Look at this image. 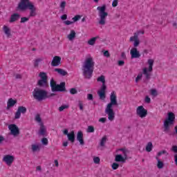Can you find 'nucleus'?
Instances as JSON below:
<instances>
[{
    "instance_id": "1",
    "label": "nucleus",
    "mask_w": 177,
    "mask_h": 177,
    "mask_svg": "<svg viewBox=\"0 0 177 177\" xmlns=\"http://www.w3.org/2000/svg\"><path fill=\"white\" fill-rule=\"evenodd\" d=\"M83 75L86 80H91L93 75V70H95V60L91 55L86 57L82 68Z\"/></svg>"
},
{
    "instance_id": "2",
    "label": "nucleus",
    "mask_w": 177,
    "mask_h": 177,
    "mask_svg": "<svg viewBox=\"0 0 177 177\" xmlns=\"http://www.w3.org/2000/svg\"><path fill=\"white\" fill-rule=\"evenodd\" d=\"M117 104H118L117 102V93L115 91H112L110 95V103L106 105L105 109V113L107 114L109 121H114V118H115V113H114L113 106H117Z\"/></svg>"
},
{
    "instance_id": "3",
    "label": "nucleus",
    "mask_w": 177,
    "mask_h": 177,
    "mask_svg": "<svg viewBox=\"0 0 177 177\" xmlns=\"http://www.w3.org/2000/svg\"><path fill=\"white\" fill-rule=\"evenodd\" d=\"M32 95L35 100H37V102H42V100H45V99H48V97H50V96L48 95L47 91L38 88L34 89Z\"/></svg>"
},
{
    "instance_id": "4",
    "label": "nucleus",
    "mask_w": 177,
    "mask_h": 177,
    "mask_svg": "<svg viewBox=\"0 0 177 177\" xmlns=\"http://www.w3.org/2000/svg\"><path fill=\"white\" fill-rule=\"evenodd\" d=\"M97 82H102V86L100 90L97 91V95L100 96V99L104 100L106 99V89L107 86L106 85V77L103 75L97 78Z\"/></svg>"
},
{
    "instance_id": "5",
    "label": "nucleus",
    "mask_w": 177,
    "mask_h": 177,
    "mask_svg": "<svg viewBox=\"0 0 177 177\" xmlns=\"http://www.w3.org/2000/svg\"><path fill=\"white\" fill-rule=\"evenodd\" d=\"M106 4H104L102 6L97 7L98 16L100 17V20L98 21V24H100V26L106 25V19H107V16H109V13L106 12Z\"/></svg>"
},
{
    "instance_id": "6",
    "label": "nucleus",
    "mask_w": 177,
    "mask_h": 177,
    "mask_svg": "<svg viewBox=\"0 0 177 177\" xmlns=\"http://www.w3.org/2000/svg\"><path fill=\"white\" fill-rule=\"evenodd\" d=\"M50 86L52 92H64L66 91V82H62L59 84H57L54 79L50 81Z\"/></svg>"
},
{
    "instance_id": "7",
    "label": "nucleus",
    "mask_w": 177,
    "mask_h": 177,
    "mask_svg": "<svg viewBox=\"0 0 177 177\" xmlns=\"http://www.w3.org/2000/svg\"><path fill=\"white\" fill-rule=\"evenodd\" d=\"M148 68L145 67L142 69V74L145 75L146 80H150L151 73L153 72V66H154V59H149L147 60Z\"/></svg>"
},
{
    "instance_id": "8",
    "label": "nucleus",
    "mask_w": 177,
    "mask_h": 177,
    "mask_svg": "<svg viewBox=\"0 0 177 177\" xmlns=\"http://www.w3.org/2000/svg\"><path fill=\"white\" fill-rule=\"evenodd\" d=\"M39 77H40L41 80L37 82V85L40 86V88H48V75H46V73L40 72L39 74Z\"/></svg>"
},
{
    "instance_id": "9",
    "label": "nucleus",
    "mask_w": 177,
    "mask_h": 177,
    "mask_svg": "<svg viewBox=\"0 0 177 177\" xmlns=\"http://www.w3.org/2000/svg\"><path fill=\"white\" fill-rule=\"evenodd\" d=\"M32 5L33 4L30 0H21L18 5V9H19V10H26V9H29Z\"/></svg>"
},
{
    "instance_id": "10",
    "label": "nucleus",
    "mask_w": 177,
    "mask_h": 177,
    "mask_svg": "<svg viewBox=\"0 0 177 177\" xmlns=\"http://www.w3.org/2000/svg\"><path fill=\"white\" fill-rule=\"evenodd\" d=\"M136 115L140 118H145L147 117V109H145L143 106H139L136 109Z\"/></svg>"
},
{
    "instance_id": "11",
    "label": "nucleus",
    "mask_w": 177,
    "mask_h": 177,
    "mask_svg": "<svg viewBox=\"0 0 177 177\" xmlns=\"http://www.w3.org/2000/svg\"><path fill=\"white\" fill-rule=\"evenodd\" d=\"M8 129L9 131H10V133L13 136H18V135H20V129H19L17 125L15 124H9Z\"/></svg>"
},
{
    "instance_id": "12",
    "label": "nucleus",
    "mask_w": 177,
    "mask_h": 177,
    "mask_svg": "<svg viewBox=\"0 0 177 177\" xmlns=\"http://www.w3.org/2000/svg\"><path fill=\"white\" fill-rule=\"evenodd\" d=\"M26 113H27V108L23 106H19L17 112L15 114V120H19V118L21 117V114H26Z\"/></svg>"
},
{
    "instance_id": "13",
    "label": "nucleus",
    "mask_w": 177,
    "mask_h": 177,
    "mask_svg": "<svg viewBox=\"0 0 177 177\" xmlns=\"http://www.w3.org/2000/svg\"><path fill=\"white\" fill-rule=\"evenodd\" d=\"M13 161H15V156L12 155H5L3 158V162H5L6 165H8V167H10V165L13 164Z\"/></svg>"
},
{
    "instance_id": "14",
    "label": "nucleus",
    "mask_w": 177,
    "mask_h": 177,
    "mask_svg": "<svg viewBox=\"0 0 177 177\" xmlns=\"http://www.w3.org/2000/svg\"><path fill=\"white\" fill-rule=\"evenodd\" d=\"M130 42H134V48H138L140 44V41L139 40V33H134L133 36L130 37Z\"/></svg>"
},
{
    "instance_id": "15",
    "label": "nucleus",
    "mask_w": 177,
    "mask_h": 177,
    "mask_svg": "<svg viewBox=\"0 0 177 177\" xmlns=\"http://www.w3.org/2000/svg\"><path fill=\"white\" fill-rule=\"evenodd\" d=\"M130 55L131 59H139L141 55L139 50H138V48L136 47H133L130 50Z\"/></svg>"
},
{
    "instance_id": "16",
    "label": "nucleus",
    "mask_w": 177,
    "mask_h": 177,
    "mask_svg": "<svg viewBox=\"0 0 177 177\" xmlns=\"http://www.w3.org/2000/svg\"><path fill=\"white\" fill-rule=\"evenodd\" d=\"M60 62H62V57L55 56L53 59L51 66H53V67H57V66L60 65Z\"/></svg>"
},
{
    "instance_id": "17",
    "label": "nucleus",
    "mask_w": 177,
    "mask_h": 177,
    "mask_svg": "<svg viewBox=\"0 0 177 177\" xmlns=\"http://www.w3.org/2000/svg\"><path fill=\"white\" fill-rule=\"evenodd\" d=\"M38 135L39 136H45L46 135V127L44 125V123L40 124V128L38 131Z\"/></svg>"
},
{
    "instance_id": "18",
    "label": "nucleus",
    "mask_w": 177,
    "mask_h": 177,
    "mask_svg": "<svg viewBox=\"0 0 177 177\" xmlns=\"http://www.w3.org/2000/svg\"><path fill=\"white\" fill-rule=\"evenodd\" d=\"M77 140L82 146H84V145H85V142H84V133H82L81 131L77 132Z\"/></svg>"
},
{
    "instance_id": "19",
    "label": "nucleus",
    "mask_w": 177,
    "mask_h": 177,
    "mask_svg": "<svg viewBox=\"0 0 177 177\" xmlns=\"http://www.w3.org/2000/svg\"><path fill=\"white\" fill-rule=\"evenodd\" d=\"M30 10L29 17H35L37 16V8L34 4H32L28 8Z\"/></svg>"
},
{
    "instance_id": "20",
    "label": "nucleus",
    "mask_w": 177,
    "mask_h": 177,
    "mask_svg": "<svg viewBox=\"0 0 177 177\" xmlns=\"http://www.w3.org/2000/svg\"><path fill=\"white\" fill-rule=\"evenodd\" d=\"M174 122L167 120V119L165 120L164 122V132H168L169 131V127H171V125H173Z\"/></svg>"
},
{
    "instance_id": "21",
    "label": "nucleus",
    "mask_w": 177,
    "mask_h": 177,
    "mask_svg": "<svg viewBox=\"0 0 177 177\" xmlns=\"http://www.w3.org/2000/svg\"><path fill=\"white\" fill-rule=\"evenodd\" d=\"M16 103H17V100H13L12 98L8 99L7 102V110H9L10 107H13Z\"/></svg>"
},
{
    "instance_id": "22",
    "label": "nucleus",
    "mask_w": 177,
    "mask_h": 177,
    "mask_svg": "<svg viewBox=\"0 0 177 177\" xmlns=\"http://www.w3.org/2000/svg\"><path fill=\"white\" fill-rule=\"evenodd\" d=\"M76 35L77 33L75 32V30H71L70 33L67 35V38L69 41H73V39H75Z\"/></svg>"
},
{
    "instance_id": "23",
    "label": "nucleus",
    "mask_w": 177,
    "mask_h": 177,
    "mask_svg": "<svg viewBox=\"0 0 177 177\" xmlns=\"http://www.w3.org/2000/svg\"><path fill=\"white\" fill-rule=\"evenodd\" d=\"M19 19H20V15L17 13H14L10 17V23H14V21H17Z\"/></svg>"
},
{
    "instance_id": "24",
    "label": "nucleus",
    "mask_w": 177,
    "mask_h": 177,
    "mask_svg": "<svg viewBox=\"0 0 177 177\" xmlns=\"http://www.w3.org/2000/svg\"><path fill=\"white\" fill-rule=\"evenodd\" d=\"M68 139L71 143H74L75 142V134L74 133V131H72L71 133H69L67 136Z\"/></svg>"
},
{
    "instance_id": "25",
    "label": "nucleus",
    "mask_w": 177,
    "mask_h": 177,
    "mask_svg": "<svg viewBox=\"0 0 177 177\" xmlns=\"http://www.w3.org/2000/svg\"><path fill=\"white\" fill-rule=\"evenodd\" d=\"M3 31L8 38H9V37L12 35V34L10 33V28L6 25L3 26Z\"/></svg>"
},
{
    "instance_id": "26",
    "label": "nucleus",
    "mask_w": 177,
    "mask_h": 177,
    "mask_svg": "<svg viewBox=\"0 0 177 177\" xmlns=\"http://www.w3.org/2000/svg\"><path fill=\"white\" fill-rule=\"evenodd\" d=\"M127 159L124 158V157H122V155H116L115 158V161H116V162H125V160Z\"/></svg>"
},
{
    "instance_id": "27",
    "label": "nucleus",
    "mask_w": 177,
    "mask_h": 177,
    "mask_svg": "<svg viewBox=\"0 0 177 177\" xmlns=\"http://www.w3.org/2000/svg\"><path fill=\"white\" fill-rule=\"evenodd\" d=\"M54 71H55V73H58V74H59L60 75H67V71L62 68H55Z\"/></svg>"
},
{
    "instance_id": "28",
    "label": "nucleus",
    "mask_w": 177,
    "mask_h": 177,
    "mask_svg": "<svg viewBox=\"0 0 177 177\" xmlns=\"http://www.w3.org/2000/svg\"><path fill=\"white\" fill-rule=\"evenodd\" d=\"M167 121H170L171 122H174L175 121V114L172 112H169L168 113V118H167Z\"/></svg>"
},
{
    "instance_id": "29",
    "label": "nucleus",
    "mask_w": 177,
    "mask_h": 177,
    "mask_svg": "<svg viewBox=\"0 0 177 177\" xmlns=\"http://www.w3.org/2000/svg\"><path fill=\"white\" fill-rule=\"evenodd\" d=\"M98 38H99V36H97L95 37H93V38L90 39L88 41V44L93 46L95 44H96V39H98Z\"/></svg>"
},
{
    "instance_id": "30",
    "label": "nucleus",
    "mask_w": 177,
    "mask_h": 177,
    "mask_svg": "<svg viewBox=\"0 0 177 177\" xmlns=\"http://www.w3.org/2000/svg\"><path fill=\"white\" fill-rule=\"evenodd\" d=\"M151 150H153V143L149 142L146 146V151H148V153H150Z\"/></svg>"
},
{
    "instance_id": "31",
    "label": "nucleus",
    "mask_w": 177,
    "mask_h": 177,
    "mask_svg": "<svg viewBox=\"0 0 177 177\" xmlns=\"http://www.w3.org/2000/svg\"><path fill=\"white\" fill-rule=\"evenodd\" d=\"M156 160L158 161L157 167L159 169H161L164 168V162L160 160L158 158H156Z\"/></svg>"
},
{
    "instance_id": "32",
    "label": "nucleus",
    "mask_w": 177,
    "mask_h": 177,
    "mask_svg": "<svg viewBox=\"0 0 177 177\" xmlns=\"http://www.w3.org/2000/svg\"><path fill=\"white\" fill-rule=\"evenodd\" d=\"M31 147H32V151L33 152L39 151V150L41 149L39 148V145H32Z\"/></svg>"
},
{
    "instance_id": "33",
    "label": "nucleus",
    "mask_w": 177,
    "mask_h": 177,
    "mask_svg": "<svg viewBox=\"0 0 177 177\" xmlns=\"http://www.w3.org/2000/svg\"><path fill=\"white\" fill-rule=\"evenodd\" d=\"M35 120L36 122H38L40 125V124H42V119L41 118V115L39 114H37L35 118Z\"/></svg>"
},
{
    "instance_id": "34",
    "label": "nucleus",
    "mask_w": 177,
    "mask_h": 177,
    "mask_svg": "<svg viewBox=\"0 0 177 177\" xmlns=\"http://www.w3.org/2000/svg\"><path fill=\"white\" fill-rule=\"evenodd\" d=\"M66 5H67L66 1H62L60 3L59 8H61L62 12H64V10L66 9Z\"/></svg>"
},
{
    "instance_id": "35",
    "label": "nucleus",
    "mask_w": 177,
    "mask_h": 177,
    "mask_svg": "<svg viewBox=\"0 0 177 177\" xmlns=\"http://www.w3.org/2000/svg\"><path fill=\"white\" fill-rule=\"evenodd\" d=\"M81 17H82V16H81L80 15H75L74 17L72 18L73 22L76 23V21L81 20Z\"/></svg>"
},
{
    "instance_id": "36",
    "label": "nucleus",
    "mask_w": 177,
    "mask_h": 177,
    "mask_svg": "<svg viewBox=\"0 0 177 177\" xmlns=\"http://www.w3.org/2000/svg\"><path fill=\"white\" fill-rule=\"evenodd\" d=\"M86 132H88V133H93V132H95V127H93V126H88Z\"/></svg>"
},
{
    "instance_id": "37",
    "label": "nucleus",
    "mask_w": 177,
    "mask_h": 177,
    "mask_svg": "<svg viewBox=\"0 0 177 177\" xmlns=\"http://www.w3.org/2000/svg\"><path fill=\"white\" fill-rule=\"evenodd\" d=\"M106 140H107V138L106 136H104L102 138V140L100 141V144L102 147H103L104 146V144L106 143Z\"/></svg>"
},
{
    "instance_id": "38",
    "label": "nucleus",
    "mask_w": 177,
    "mask_h": 177,
    "mask_svg": "<svg viewBox=\"0 0 177 177\" xmlns=\"http://www.w3.org/2000/svg\"><path fill=\"white\" fill-rule=\"evenodd\" d=\"M68 107H70V106H68L67 104L62 105V106L59 107V111L62 112L64 110H66V109H68Z\"/></svg>"
},
{
    "instance_id": "39",
    "label": "nucleus",
    "mask_w": 177,
    "mask_h": 177,
    "mask_svg": "<svg viewBox=\"0 0 177 177\" xmlns=\"http://www.w3.org/2000/svg\"><path fill=\"white\" fill-rule=\"evenodd\" d=\"M41 143L42 145H44V146H48V143H49V141L48 140V138H43L41 139Z\"/></svg>"
},
{
    "instance_id": "40",
    "label": "nucleus",
    "mask_w": 177,
    "mask_h": 177,
    "mask_svg": "<svg viewBox=\"0 0 177 177\" xmlns=\"http://www.w3.org/2000/svg\"><path fill=\"white\" fill-rule=\"evenodd\" d=\"M93 162L94 164H100V158L97 156H94Z\"/></svg>"
},
{
    "instance_id": "41",
    "label": "nucleus",
    "mask_w": 177,
    "mask_h": 177,
    "mask_svg": "<svg viewBox=\"0 0 177 177\" xmlns=\"http://www.w3.org/2000/svg\"><path fill=\"white\" fill-rule=\"evenodd\" d=\"M142 77H143V73H138V75H137V77L136 78V82H139V80H142Z\"/></svg>"
},
{
    "instance_id": "42",
    "label": "nucleus",
    "mask_w": 177,
    "mask_h": 177,
    "mask_svg": "<svg viewBox=\"0 0 177 177\" xmlns=\"http://www.w3.org/2000/svg\"><path fill=\"white\" fill-rule=\"evenodd\" d=\"M78 106L80 107V110H81V111H84V104L82 101L81 100L78 101Z\"/></svg>"
},
{
    "instance_id": "43",
    "label": "nucleus",
    "mask_w": 177,
    "mask_h": 177,
    "mask_svg": "<svg viewBox=\"0 0 177 177\" xmlns=\"http://www.w3.org/2000/svg\"><path fill=\"white\" fill-rule=\"evenodd\" d=\"M112 169H114V170H115V169H118V168H119V167H120V165L118 164V163H116V162H113V164H112Z\"/></svg>"
},
{
    "instance_id": "44",
    "label": "nucleus",
    "mask_w": 177,
    "mask_h": 177,
    "mask_svg": "<svg viewBox=\"0 0 177 177\" xmlns=\"http://www.w3.org/2000/svg\"><path fill=\"white\" fill-rule=\"evenodd\" d=\"M64 24H65V26H71V24H74V22L73 21H64Z\"/></svg>"
},
{
    "instance_id": "45",
    "label": "nucleus",
    "mask_w": 177,
    "mask_h": 177,
    "mask_svg": "<svg viewBox=\"0 0 177 177\" xmlns=\"http://www.w3.org/2000/svg\"><path fill=\"white\" fill-rule=\"evenodd\" d=\"M40 62H42L41 59L39 58V59H35V67H38V66H39Z\"/></svg>"
},
{
    "instance_id": "46",
    "label": "nucleus",
    "mask_w": 177,
    "mask_h": 177,
    "mask_svg": "<svg viewBox=\"0 0 177 177\" xmlns=\"http://www.w3.org/2000/svg\"><path fill=\"white\" fill-rule=\"evenodd\" d=\"M78 91H77V89L75 88H72L70 90V93L71 95H76V93H77Z\"/></svg>"
},
{
    "instance_id": "47",
    "label": "nucleus",
    "mask_w": 177,
    "mask_h": 177,
    "mask_svg": "<svg viewBox=\"0 0 177 177\" xmlns=\"http://www.w3.org/2000/svg\"><path fill=\"white\" fill-rule=\"evenodd\" d=\"M28 20H30V17H21V23H26V21H28Z\"/></svg>"
},
{
    "instance_id": "48",
    "label": "nucleus",
    "mask_w": 177,
    "mask_h": 177,
    "mask_svg": "<svg viewBox=\"0 0 177 177\" xmlns=\"http://www.w3.org/2000/svg\"><path fill=\"white\" fill-rule=\"evenodd\" d=\"M151 95L152 96H157L158 93H157V90L156 89H151Z\"/></svg>"
},
{
    "instance_id": "49",
    "label": "nucleus",
    "mask_w": 177,
    "mask_h": 177,
    "mask_svg": "<svg viewBox=\"0 0 177 177\" xmlns=\"http://www.w3.org/2000/svg\"><path fill=\"white\" fill-rule=\"evenodd\" d=\"M124 64H125V62L122 61V60H119L118 61V65L120 67H122V66H124Z\"/></svg>"
},
{
    "instance_id": "50",
    "label": "nucleus",
    "mask_w": 177,
    "mask_h": 177,
    "mask_svg": "<svg viewBox=\"0 0 177 177\" xmlns=\"http://www.w3.org/2000/svg\"><path fill=\"white\" fill-rule=\"evenodd\" d=\"M118 6V0H113L112 3L113 8H116Z\"/></svg>"
},
{
    "instance_id": "51",
    "label": "nucleus",
    "mask_w": 177,
    "mask_h": 177,
    "mask_svg": "<svg viewBox=\"0 0 177 177\" xmlns=\"http://www.w3.org/2000/svg\"><path fill=\"white\" fill-rule=\"evenodd\" d=\"M145 103H147V104H150L151 102V99L149 96L145 97Z\"/></svg>"
},
{
    "instance_id": "52",
    "label": "nucleus",
    "mask_w": 177,
    "mask_h": 177,
    "mask_svg": "<svg viewBox=\"0 0 177 177\" xmlns=\"http://www.w3.org/2000/svg\"><path fill=\"white\" fill-rule=\"evenodd\" d=\"M120 151H122V154L124 156V157H125V158L127 159V151L125 149H119Z\"/></svg>"
},
{
    "instance_id": "53",
    "label": "nucleus",
    "mask_w": 177,
    "mask_h": 177,
    "mask_svg": "<svg viewBox=\"0 0 177 177\" xmlns=\"http://www.w3.org/2000/svg\"><path fill=\"white\" fill-rule=\"evenodd\" d=\"M14 77H15L16 80H21V75L17 73L15 75H14Z\"/></svg>"
},
{
    "instance_id": "54",
    "label": "nucleus",
    "mask_w": 177,
    "mask_h": 177,
    "mask_svg": "<svg viewBox=\"0 0 177 177\" xmlns=\"http://www.w3.org/2000/svg\"><path fill=\"white\" fill-rule=\"evenodd\" d=\"M107 121V119L106 118H101L99 119V122H102V124H104Z\"/></svg>"
},
{
    "instance_id": "55",
    "label": "nucleus",
    "mask_w": 177,
    "mask_h": 177,
    "mask_svg": "<svg viewBox=\"0 0 177 177\" xmlns=\"http://www.w3.org/2000/svg\"><path fill=\"white\" fill-rule=\"evenodd\" d=\"M87 99L88 100H93V95L91 94V93L88 94L87 95Z\"/></svg>"
},
{
    "instance_id": "56",
    "label": "nucleus",
    "mask_w": 177,
    "mask_h": 177,
    "mask_svg": "<svg viewBox=\"0 0 177 177\" xmlns=\"http://www.w3.org/2000/svg\"><path fill=\"white\" fill-rule=\"evenodd\" d=\"M121 58H122L123 60L127 59V54H125V53L122 52V53H121Z\"/></svg>"
},
{
    "instance_id": "57",
    "label": "nucleus",
    "mask_w": 177,
    "mask_h": 177,
    "mask_svg": "<svg viewBox=\"0 0 177 177\" xmlns=\"http://www.w3.org/2000/svg\"><path fill=\"white\" fill-rule=\"evenodd\" d=\"M104 56H105V57H110V53H109L108 50H106L104 52Z\"/></svg>"
},
{
    "instance_id": "58",
    "label": "nucleus",
    "mask_w": 177,
    "mask_h": 177,
    "mask_svg": "<svg viewBox=\"0 0 177 177\" xmlns=\"http://www.w3.org/2000/svg\"><path fill=\"white\" fill-rule=\"evenodd\" d=\"M171 150L172 151H174V153H177V146L174 145L171 147Z\"/></svg>"
},
{
    "instance_id": "59",
    "label": "nucleus",
    "mask_w": 177,
    "mask_h": 177,
    "mask_svg": "<svg viewBox=\"0 0 177 177\" xmlns=\"http://www.w3.org/2000/svg\"><path fill=\"white\" fill-rule=\"evenodd\" d=\"M54 164H55V167H56L57 168L59 167V160H54Z\"/></svg>"
},
{
    "instance_id": "60",
    "label": "nucleus",
    "mask_w": 177,
    "mask_h": 177,
    "mask_svg": "<svg viewBox=\"0 0 177 177\" xmlns=\"http://www.w3.org/2000/svg\"><path fill=\"white\" fill-rule=\"evenodd\" d=\"M62 20H67V15L64 14L61 17Z\"/></svg>"
},
{
    "instance_id": "61",
    "label": "nucleus",
    "mask_w": 177,
    "mask_h": 177,
    "mask_svg": "<svg viewBox=\"0 0 177 177\" xmlns=\"http://www.w3.org/2000/svg\"><path fill=\"white\" fill-rule=\"evenodd\" d=\"M138 35L140 34H142L143 35V34H145V30H140V31H137L136 32H135L134 34H138Z\"/></svg>"
},
{
    "instance_id": "62",
    "label": "nucleus",
    "mask_w": 177,
    "mask_h": 177,
    "mask_svg": "<svg viewBox=\"0 0 177 177\" xmlns=\"http://www.w3.org/2000/svg\"><path fill=\"white\" fill-rule=\"evenodd\" d=\"M3 140H5V138H3L2 136H0V145L3 142Z\"/></svg>"
},
{
    "instance_id": "63",
    "label": "nucleus",
    "mask_w": 177,
    "mask_h": 177,
    "mask_svg": "<svg viewBox=\"0 0 177 177\" xmlns=\"http://www.w3.org/2000/svg\"><path fill=\"white\" fill-rule=\"evenodd\" d=\"M162 154H165V151H161L158 153V156H162Z\"/></svg>"
},
{
    "instance_id": "64",
    "label": "nucleus",
    "mask_w": 177,
    "mask_h": 177,
    "mask_svg": "<svg viewBox=\"0 0 177 177\" xmlns=\"http://www.w3.org/2000/svg\"><path fill=\"white\" fill-rule=\"evenodd\" d=\"M42 169V168L41 167V166H37L36 167V171H41Z\"/></svg>"
}]
</instances>
